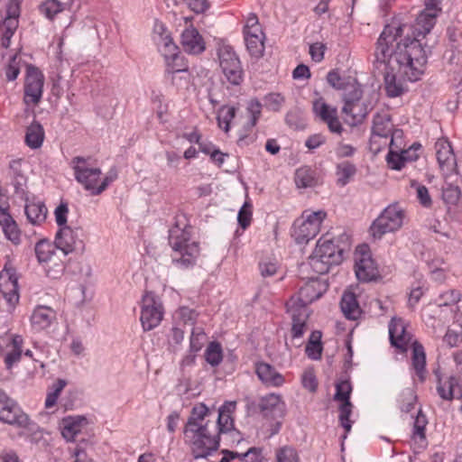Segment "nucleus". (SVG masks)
<instances>
[{
  "label": "nucleus",
  "mask_w": 462,
  "mask_h": 462,
  "mask_svg": "<svg viewBox=\"0 0 462 462\" xmlns=\"http://www.w3.org/2000/svg\"><path fill=\"white\" fill-rule=\"evenodd\" d=\"M402 28L386 25L380 34L374 51L375 61L384 66V88L387 96H401L405 87L399 76L414 82L426 70L428 56L420 41L404 39L397 42Z\"/></svg>",
  "instance_id": "f257e3e1"
},
{
  "label": "nucleus",
  "mask_w": 462,
  "mask_h": 462,
  "mask_svg": "<svg viewBox=\"0 0 462 462\" xmlns=\"http://www.w3.org/2000/svg\"><path fill=\"white\" fill-rule=\"evenodd\" d=\"M236 402H226L218 410L216 421L207 419L210 416L204 403L196 404L184 427V435L189 440L191 452L195 458H205L219 448L220 435L232 432L238 435L234 427L232 414L236 410Z\"/></svg>",
  "instance_id": "f03ea898"
},
{
  "label": "nucleus",
  "mask_w": 462,
  "mask_h": 462,
  "mask_svg": "<svg viewBox=\"0 0 462 462\" xmlns=\"http://www.w3.org/2000/svg\"><path fill=\"white\" fill-rule=\"evenodd\" d=\"M191 230L184 215L177 216L175 224L169 230L171 262L179 268L193 266L199 255V243L191 240Z\"/></svg>",
  "instance_id": "7ed1b4c3"
},
{
  "label": "nucleus",
  "mask_w": 462,
  "mask_h": 462,
  "mask_svg": "<svg viewBox=\"0 0 462 462\" xmlns=\"http://www.w3.org/2000/svg\"><path fill=\"white\" fill-rule=\"evenodd\" d=\"M217 55L219 66L227 81L235 86L240 85L244 79V70L233 46L224 41H219L217 46Z\"/></svg>",
  "instance_id": "20e7f679"
},
{
  "label": "nucleus",
  "mask_w": 462,
  "mask_h": 462,
  "mask_svg": "<svg viewBox=\"0 0 462 462\" xmlns=\"http://www.w3.org/2000/svg\"><path fill=\"white\" fill-rule=\"evenodd\" d=\"M45 84L43 72L32 64H26L23 78V103L27 108H34L42 98Z\"/></svg>",
  "instance_id": "39448f33"
},
{
  "label": "nucleus",
  "mask_w": 462,
  "mask_h": 462,
  "mask_svg": "<svg viewBox=\"0 0 462 462\" xmlns=\"http://www.w3.org/2000/svg\"><path fill=\"white\" fill-rule=\"evenodd\" d=\"M405 211L399 204L389 205L372 223L370 232L374 238L380 239L386 233L395 232L403 225Z\"/></svg>",
  "instance_id": "423d86ee"
},
{
  "label": "nucleus",
  "mask_w": 462,
  "mask_h": 462,
  "mask_svg": "<svg viewBox=\"0 0 462 462\" xmlns=\"http://www.w3.org/2000/svg\"><path fill=\"white\" fill-rule=\"evenodd\" d=\"M326 215V212L322 210L309 214L304 212L301 218L296 220L293 225L292 236L296 243L300 245L307 244L310 240L316 237Z\"/></svg>",
  "instance_id": "0eeeda50"
},
{
  "label": "nucleus",
  "mask_w": 462,
  "mask_h": 462,
  "mask_svg": "<svg viewBox=\"0 0 462 462\" xmlns=\"http://www.w3.org/2000/svg\"><path fill=\"white\" fill-rule=\"evenodd\" d=\"M85 233L81 227L62 226L55 236V245L64 256L72 252L82 253L85 249Z\"/></svg>",
  "instance_id": "6e6552de"
},
{
  "label": "nucleus",
  "mask_w": 462,
  "mask_h": 462,
  "mask_svg": "<svg viewBox=\"0 0 462 462\" xmlns=\"http://www.w3.org/2000/svg\"><path fill=\"white\" fill-rule=\"evenodd\" d=\"M0 421L21 429H26L30 424L28 415L2 389H0Z\"/></svg>",
  "instance_id": "1a4fd4ad"
},
{
  "label": "nucleus",
  "mask_w": 462,
  "mask_h": 462,
  "mask_svg": "<svg viewBox=\"0 0 462 462\" xmlns=\"http://www.w3.org/2000/svg\"><path fill=\"white\" fill-rule=\"evenodd\" d=\"M22 0H9L5 16H0V45L7 49L19 26Z\"/></svg>",
  "instance_id": "9d476101"
},
{
  "label": "nucleus",
  "mask_w": 462,
  "mask_h": 462,
  "mask_svg": "<svg viewBox=\"0 0 462 462\" xmlns=\"http://www.w3.org/2000/svg\"><path fill=\"white\" fill-rule=\"evenodd\" d=\"M163 317V308L162 302L157 299L154 293L145 292L142 299V310L140 320L144 331H149L156 328Z\"/></svg>",
  "instance_id": "9b49d317"
},
{
  "label": "nucleus",
  "mask_w": 462,
  "mask_h": 462,
  "mask_svg": "<svg viewBox=\"0 0 462 462\" xmlns=\"http://www.w3.org/2000/svg\"><path fill=\"white\" fill-rule=\"evenodd\" d=\"M87 161V158L76 156L72 159L71 165L77 181L93 195V191L98 187L97 183L102 172L99 168L88 167Z\"/></svg>",
  "instance_id": "f8f14e48"
},
{
  "label": "nucleus",
  "mask_w": 462,
  "mask_h": 462,
  "mask_svg": "<svg viewBox=\"0 0 462 462\" xmlns=\"http://www.w3.org/2000/svg\"><path fill=\"white\" fill-rule=\"evenodd\" d=\"M367 246L360 247V251L355 257V273L360 282H367L374 280L378 275L377 268L370 254L366 251Z\"/></svg>",
  "instance_id": "ddd939ff"
},
{
  "label": "nucleus",
  "mask_w": 462,
  "mask_h": 462,
  "mask_svg": "<svg viewBox=\"0 0 462 462\" xmlns=\"http://www.w3.org/2000/svg\"><path fill=\"white\" fill-rule=\"evenodd\" d=\"M286 308L292 319V339L295 340L300 338L307 328V320L309 319L308 309L304 307H298L294 298H291L286 302Z\"/></svg>",
  "instance_id": "4468645a"
},
{
  "label": "nucleus",
  "mask_w": 462,
  "mask_h": 462,
  "mask_svg": "<svg viewBox=\"0 0 462 462\" xmlns=\"http://www.w3.org/2000/svg\"><path fill=\"white\" fill-rule=\"evenodd\" d=\"M327 289L328 284L326 282L311 280L300 289L296 297L293 296L292 298L296 300L298 307L307 308L308 304L319 299Z\"/></svg>",
  "instance_id": "2eb2a0df"
},
{
  "label": "nucleus",
  "mask_w": 462,
  "mask_h": 462,
  "mask_svg": "<svg viewBox=\"0 0 462 462\" xmlns=\"http://www.w3.org/2000/svg\"><path fill=\"white\" fill-rule=\"evenodd\" d=\"M361 99L360 86H351L344 95L343 113L350 116H366L367 110Z\"/></svg>",
  "instance_id": "dca6fc26"
},
{
  "label": "nucleus",
  "mask_w": 462,
  "mask_h": 462,
  "mask_svg": "<svg viewBox=\"0 0 462 462\" xmlns=\"http://www.w3.org/2000/svg\"><path fill=\"white\" fill-rule=\"evenodd\" d=\"M8 176L14 189V194L23 200H27V177L22 170V160H13L9 163Z\"/></svg>",
  "instance_id": "f3484780"
},
{
  "label": "nucleus",
  "mask_w": 462,
  "mask_h": 462,
  "mask_svg": "<svg viewBox=\"0 0 462 462\" xmlns=\"http://www.w3.org/2000/svg\"><path fill=\"white\" fill-rule=\"evenodd\" d=\"M318 257L325 259L327 262H330L334 265L339 264L343 260L344 248L335 245L331 239H319L317 246L314 250Z\"/></svg>",
  "instance_id": "a211bd4d"
},
{
  "label": "nucleus",
  "mask_w": 462,
  "mask_h": 462,
  "mask_svg": "<svg viewBox=\"0 0 462 462\" xmlns=\"http://www.w3.org/2000/svg\"><path fill=\"white\" fill-rule=\"evenodd\" d=\"M258 409L264 417L274 419L284 415L285 403L281 395L269 393L259 400Z\"/></svg>",
  "instance_id": "6ab92c4d"
},
{
  "label": "nucleus",
  "mask_w": 462,
  "mask_h": 462,
  "mask_svg": "<svg viewBox=\"0 0 462 462\" xmlns=\"http://www.w3.org/2000/svg\"><path fill=\"white\" fill-rule=\"evenodd\" d=\"M180 43L184 51L189 54H200L206 50L203 37L193 26H189L183 31Z\"/></svg>",
  "instance_id": "aec40b11"
},
{
  "label": "nucleus",
  "mask_w": 462,
  "mask_h": 462,
  "mask_svg": "<svg viewBox=\"0 0 462 462\" xmlns=\"http://www.w3.org/2000/svg\"><path fill=\"white\" fill-rule=\"evenodd\" d=\"M164 60L166 66L165 73L171 78L173 84L179 85L176 82V75L179 73L186 74L185 77H180V79H184L186 82L188 81L189 64L187 60L178 51L169 56H165Z\"/></svg>",
  "instance_id": "412c9836"
},
{
  "label": "nucleus",
  "mask_w": 462,
  "mask_h": 462,
  "mask_svg": "<svg viewBox=\"0 0 462 462\" xmlns=\"http://www.w3.org/2000/svg\"><path fill=\"white\" fill-rule=\"evenodd\" d=\"M440 11L441 8L439 4L425 0V8L416 19L418 30L420 33L426 34L430 32Z\"/></svg>",
  "instance_id": "4be33fe9"
},
{
  "label": "nucleus",
  "mask_w": 462,
  "mask_h": 462,
  "mask_svg": "<svg viewBox=\"0 0 462 462\" xmlns=\"http://www.w3.org/2000/svg\"><path fill=\"white\" fill-rule=\"evenodd\" d=\"M7 279L9 282L10 289L8 291L2 289L3 296L10 308H14L19 300L18 293V277L15 269L5 264L3 271L0 273V280Z\"/></svg>",
  "instance_id": "5701e85b"
},
{
  "label": "nucleus",
  "mask_w": 462,
  "mask_h": 462,
  "mask_svg": "<svg viewBox=\"0 0 462 462\" xmlns=\"http://www.w3.org/2000/svg\"><path fill=\"white\" fill-rule=\"evenodd\" d=\"M389 337L393 346L400 349H405L411 335L406 331V325L402 319L393 318L389 324Z\"/></svg>",
  "instance_id": "b1692460"
},
{
  "label": "nucleus",
  "mask_w": 462,
  "mask_h": 462,
  "mask_svg": "<svg viewBox=\"0 0 462 462\" xmlns=\"http://www.w3.org/2000/svg\"><path fill=\"white\" fill-rule=\"evenodd\" d=\"M393 125L391 122V117H374L373 125V135L370 140V150L377 154L380 152V148H374L376 139H384L383 146L387 145V139L392 133Z\"/></svg>",
  "instance_id": "393cba45"
},
{
  "label": "nucleus",
  "mask_w": 462,
  "mask_h": 462,
  "mask_svg": "<svg viewBox=\"0 0 462 462\" xmlns=\"http://www.w3.org/2000/svg\"><path fill=\"white\" fill-rule=\"evenodd\" d=\"M437 392L439 397L446 401L462 397V387L456 376H449L443 380L438 375Z\"/></svg>",
  "instance_id": "a878e982"
},
{
  "label": "nucleus",
  "mask_w": 462,
  "mask_h": 462,
  "mask_svg": "<svg viewBox=\"0 0 462 462\" xmlns=\"http://www.w3.org/2000/svg\"><path fill=\"white\" fill-rule=\"evenodd\" d=\"M255 373L262 383L266 385L278 387L284 383L283 376L267 363H257Z\"/></svg>",
  "instance_id": "bb28decb"
},
{
  "label": "nucleus",
  "mask_w": 462,
  "mask_h": 462,
  "mask_svg": "<svg viewBox=\"0 0 462 462\" xmlns=\"http://www.w3.org/2000/svg\"><path fill=\"white\" fill-rule=\"evenodd\" d=\"M24 201V212L28 221L32 225H40L44 222L48 213L44 203L40 200L35 201L34 199L30 200L29 197Z\"/></svg>",
  "instance_id": "cd10ccee"
},
{
  "label": "nucleus",
  "mask_w": 462,
  "mask_h": 462,
  "mask_svg": "<svg viewBox=\"0 0 462 462\" xmlns=\"http://www.w3.org/2000/svg\"><path fill=\"white\" fill-rule=\"evenodd\" d=\"M55 319L56 313L52 309L45 306H39L33 310L31 317V322L33 328L36 330H42L49 328Z\"/></svg>",
  "instance_id": "c85d7f7f"
},
{
  "label": "nucleus",
  "mask_w": 462,
  "mask_h": 462,
  "mask_svg": "<svg viewBox=\"0 0 462 462\" xmlns=\"http://www.w3.org/2000/svg\"><path fill=\"white\" fill-rule=\"evenodd\" d=\"M57 249L55 242L52 244L47 239H41L34 247L38 262L42 264L49 265L57 258Z\"/></svg>",
  "instance_id": "c756f323"
},
{
  "label": "nucleus",
  "mask_w": 462,
  "mask_h": 462,
  "mask_svg": "<svg viewBox=\"0 0 462 462\" xmlns=\"http://www.w3.org/2000/svg\"><path fill=\"white\" fill-rule=\"evenodd\" d=\"M437 160L441 168L450 169L455 163V154L449 142L439 140L436 143Z\"/></svg>",
  "instance_id": "7c9ffc66"
},
{
  "label": "nucleus",
  "mask_w": 462,
  "mask_h": 462,
  "mask_svg": "<svg viewBox=\"0 0 462 462\" xmlns=\"http://www.w3.org/2000/svg\"><path fill=\"white\" fill-rule=\"evenodd\" d=\"M86 421L84 417H67L62 420V437L67 441H76V437L81 431L82 423Z\"/></svg>",
  "instance_id": "2f4dec72"
},
{
  "label": "nucleus",
  "mask_w": 462,
  "mask_h": 462,
  "mask_svg": "<svg viewBox=\"0 0 462 462\" xmlns=\"http://www.w3.org/2000/svg\"><path fill=\"white\" fill-rule=\"evenodd\" d=\"M411 362L416 374L420 378V382H423L426 373V354L423 346L418 341H415L412 344Z\"/></svg>",
  "instance_id": "473e14b6"
},
{
  "label": "nucleus",
  "mask_w": 462,
  "mask_h": 462,
  "mask_svg": "<svg viewBox=\"0 0 462 462\" xmlns=\"http://www.w3.org/2000/svg\"><path fill=\"white\" fill-rule=\"evenodd\" d=\"M23 339L19 335H14L7 347L11 349L5 357V364L7 369H11L14 364L20 361L23 353Z\"/></svg>",
  "instance_id": "72a5a7b5"
},
{
  "label": "nucleus",
  "mask_w": 462,
  "mask_h": 462,
  "mask_svg": "<svg viewBox=\"0 0 462 462\" xmlns=\"http://www.w3.org/2000/svg\"><path fill=\"white\" fill-rule=\"evenodd\" d=\"M44 140V130L42 125L32 121L27 127L25 133V143L32 149H38L42 146Z\"/></svg>",
  "instance_id": "f704fd0d"
},
{
  "label": "nucleus",
  "mask_w": 462,
  "mask_h": 462,
  "mask_svg": "<svg viewBox=\"0 0 462 462\" xmlns=\"http://www.w3.org/2000/svg\"><path fill=\"white\" fill-rule=\"evenodd\" d=\"M71 3H61L59 0H45L39 6V11L47 19L53 20L60 13L71 8Z\"/></svg>",
  "instance_id": "c9c22d12"
},
{
  "label": "nucleus",
  "mask_w": 462,
  "mask_h": 462,
  "mask_svg": "<svg viewBox=\"0 0 462 462\" xmlns=\"http://www.w3.org/2000/svg\"><path fill=\"white\" fill-rule=\"evenodd\" d=\"M341 310L348 319H356L360 315V308L353 292H345L340 302Z\"/></svg>",
  "instance_id": "e433bc0d"
},
{
  "label": "nucleus",
  "mask_w": 462,
  "mask_h": 462,
  "mask_svg": "<svg viewBox=\"0 0 462 462\" xmlns=\"http://www.w3.org/2000/svg\"><path fill=\"white\" fill-rule=\"evenodd\" d=\"M2 218L4 222L2 228L5 236L13 244L19 245L21 243V230L17 223L9 213L2 214Z\"/></svg>",
  "instance_id": "4c0bfd02"
},
{
  "label": "nucleus",
  "mask_w": 462,
  "mask_h": 462,
  "mask_svg": "<svg viewBox=\"0 0 462 462\" xmlns=\"http://www.w3.org/2000/svg\"><path fill=\"white\" fill-rule=\"evenodd\" d=\"M294 180L298 188H311L318 184L316 171L308 166L298 169Z\"/></svg>",
  "instance_id": "58836bf2"
},
{
  "label": "nucleus",
  "mask_w": 462,
  "mask_h": 462,
  "mask_svg": "<svg viewBox=\"0 0 462 462\" xmlns=\"http://www.w3.org/2000/svg\"><path fill=\"white\" fill-rule=\"evenodd\" d=\"M428 424L427 418L422 414L421 411H419L414 423L412 430V439L419 444L420 448H424L427 445L425 429Z\"/></svg>",
  "instance_id": "ea45409f"
},
{
  "label": "nucleus",
  "mask_w": 462,
  "mask_h": 462,
  "mask_svg": "<svg viewBox=\"0 0 462 462\" xmlns=\"http://www.w3.org/2000/svg\"><path fill=\"white\" fill-rule=\"evenodd\" d=\"M244 41L251 57L259 59L263 55L265 34H250V37L244 38Z\"/></svg>",
  "instance_id": "a19ab883"
},
{
  "label": "nucleus",
  "mask_w": 462,
  "mask_h": 462,
  "mask_svg": "<svg viewBox=\"0 0 462 462\" xmlns=\"http://www.w3.org/2000/svg\"><path fill=\"white\" fill-rule=\"evenodd\" d=\"M356 167L347 162H342L337 165L336 175L337 176V184L340 186L346 185L350 180L356 175Z\"/></svg>",
  "instance_id": "79ce46f5"
},
{
  "label": "nucleus",
  "mask_w": 462,
  "mask_h": 462,
  "mask_svg": "<svg viewBox=\"0 0 462 462\" xmlns=\"http://www.w3.org/2000/svg\"><path fill=\"white\" fill-rule=\"evenodd\" d=\"M23 63V61L19 53H15L9 58L7 64L4 68L5 77L7 81H14L18 78Z\"/></svg>",
  "instance_id": "37998d69"
},
{
  "label": "nucleus",
  "mask_w": 462,
  "mask_h": 462,
  "mask_svg": "<svg viewBox=\"0 0 462 462\" xmlns=\"http://www.w3.org/2000/svg\"><path fill=\"white\" fill-rule=\"evenodd\" d=\"M250 34H265L263 30L262 24L259 22L258 16L254 13L249 14L245 17V25L243 27L244 38L250 37Z\"/></svg>",
  "instance_id": "c03bdc74"
},
{
  "label": "nucleus",
  "mask_w": 462,
  "mask_h": 462,
  "mask_svg": "<svg viewBox=\"0 0 462 462\" xmlns=\"http://www.w3.org/2000/svg\"><path fill=\"white\" fill-rule=\"evenodd\" d=\"M205 359L211 366H217L223 359L222 346L220 343L212 341L205 351Z\"/></svg>",
  "instance_id": "a18cd8bd"
},
{
  "label": "nucleus",
  "mask_w": 462,
  "mask_h": 462,
  "mask_svg": "<svg viewBox=\"0 0 462 462\" xmlns=\"http://www.w3.org/2000/svg\"><path fill=\"white\" fill-rule=\"evenodd\" d=\"M207 340V336L202 328L193 327L191 329V336L189 339V350L192 353H197L201 350L205 342Z\"/></svg>",
  "instance_id": "49530a36"
},
{
  "label": "nucleus",
  "mask_w": 462,
  "mask_h": 462,
  "mask_svg": "<svg viewBox=\"0 0 462 462\" xmlns=\"http://www.w3.org/2000/svg\"><path fill=\"white\" fill-rule=\"evenodd\" d=\"M284 103V97L279 93H270L263 97L266 112L278 113Z\"/></svg>",
  "instance_id": "de8ad7c7"
},
{
  "label": "nucleus",
  "mask_w": 462,
  "mask_h": 462,
  "mask_svg": "<svg viewBox=\"0 0 462 462\" xmlns=\"http://www.w3.org/2000/svg\"><path fill=\"white\" fill-rule=\"evenodd\" d=\"M352 403L350 402H341L339 405V420L341 426L344 428L346 434L343 438H346V434L351 430L352 423L349 417L352 413Z\"/></svg>",
  "instance_id": "09e8293b"
},
{
  "label": "nucleus",
  "mask_w": 462,
  "mask_h": 462,
  "mask_svg": "<svg viewBox=\"0 0 462 462\" xmlns=\"http://www.w3.org/2000/svg\"><path fill=\"white\" fill-rule=\"evenodd\" d=\"M386 162L390 169L395 171H400L405 166V159L401 151H394L393 147H390L389 152L386 155Z\"/></svg>",
  "instance_id": "8fccbe9b"
},
{
  "label": "nucleus",
  "mask_w": 462,
  "mask_h": 462,
  "mask_svg": "<svg viewBox=\"0 0 462 462\" xmlns=\"http://www.w3.org/2000/svg\"><path fill=\"white\" fill-rule=\"evenodd\" d=\"M309 263L312 270L319 274L328 273L330 267L334 265L333 263H330V262H327L325 259L323 260V258L318 257V254L315 253H313L310 257Z\"/></svg>",
  "instance_id": "3c124183"
},
{
  "label": "nucleus",
  "mask_w": 462,
  "mask_h": 462,
  "mask_svg": "<svg viewBox=\"0 0 462 462\" xmlns=\"http://www.w3.org/2000/svg\"><path fill=\"white\" fill-rule=\"evenodd\" d=\"M312 106L316 116H335L337 114V108L328 106L321 97L313 101Z\"/></svg>",
  "instance_id": "603ef678"
},
{
  "label": "nucleus",
  "mask_w": 462,
  "mask_h": 462,
  "mask_svg": "<svg viewBox=\"0 0 462 462\" xmlns=\"http://www.w3.org/2000/svg\"><path fill=\"white\" fill-rule=\"evenodd\" d=\"M352 391L351 384L348 381H341L336 384L335 401L341 402H350V393Z\"/></svg>",
  "instance_id": "864d4df0"
},
{
  "label": "nucleus",
  "mask_w": 462,
  "mask_h": 462,
  "mask_svg": "<svg viewBox=\"0 0 462 462\" xmlns=\"http://www.w3.org/2000/svg\"><path fill=\"white\" fill-rule=\"evenodd\" d=\"M44 269L47 276L52 279H57L62 275L65 270V265L63 261L57 255V258L49 263V265H44Z\"/></svg>",
  "instance_id": "5fc2aeb1"
},
{
  "label": "nucleus",
  "mask_w": 462,
  "mask_h": 462,
  "mask_svg": "<svg viewBox=\"0 0 462 462\" xmlns=\"http://www.w3.org/2000/svg\"><path fill=\"white\" fill-rule=\"evenodd\" d=\"M461 195V190L459 187L453 186L451 184L448 185L442 190V199L446 204L455 205L458 201Z\"/></svg>",
  "instance_id": "6e6d98bb"
},
{
  "label": "nucleus",
  "mask_w": 462,
  "mask_h": 462,
  "mask_svg": "<svg viewBox=\"0 0 462 462\" xmlns=\"http://www.w3.org/2000/svg\"><path fill=\"white\" fill-rule=\"evenodd\" d=\"M276 462H298V455L294 448L285 446L276 451Z\"/></svg>",
  "instance_id": "4d7b16f0"
},
{
  "label": "nucleus",
  "mask_w": 462,
  "mask_h": 462,
  "mask_svg": "<svg viewBox=\"0 0 462 462\" xmlns=\"http://www.w3.org/2000/svg\"><path fill=\"white\" fill-rule=\"evenodd\" d=\"M252 220V205L245 201L237 215V221L243 229L249 226Z\"/></svg>",
  "instance_id": "13d9d810"
},
{
  "label": "nucleus",
  "mask_w": 462,
  "mask_h": 462,
  "mask_svg": "<svg viewBox=\"0 0 462 462\" xmlns=\"http://www.w3.org/2000/svg\"><path fill=\"white\" fill-rule=\"evenodd\" d=\"M171 36L166 26L162 23H155L152 31V40L156 46Z\"/></svg>",
  "instance_id": "bf43d9fd"
},
{
  "label": "nucleus",
  "mask_w": 462,
  "mask_h": 462,
  "mask_svg": "<svg viewBox=\"0 0 462 462\" xmlns=\"http://www.w3.org/2000/svg\"><path fill=\"white\" fill-rule=\"evenodd\" d=\"M179 319L184 323V325H189L192 328L194 327L195 321L197 319V313L194 310H191L188 307H181L178 311Z\"/></svg>",
  "instance_id": "052dcab7"
},
{
  "label": "nucleus",
  "mask_w": 462,
  "mask_h": 462,
  "mask_svg": "<svg viewBox=\"0 0 462 462\" xmlns=\"http://www.w3.org/2000/svg\"><path fill=\"white\" fill-rule=\"evenodd\" d=\"M421 144L419 143H412L408 149L401 150V152L407 162H412L419 159V151L421 150Z\"/></svg>",
  "instance_id": "680f3d73"
},
{
  "label": "nucleus",
  "mask_w": 462,
  "mask_h": 462,
  "mask_svg": "<svg viewBox=\"0 0 462 462\" xmlns=\"http://www.w3.org/2000/svg\"><path fill=\"white\" fill-rule=\"evenodd\" d=\"M263 459V449L261 448L253 447L242 454V461L245 462H262Z\"/></svg>",
  "instance_id": "e2e57ef3"
},
{
  "label": "nucleus",
  "mask_w": 462,
  "mask_h": 462,
  "mask_svg": "<svg viewBox=\"0 0 462 462\" xmlns=\"http://www.w3.org/2000/svg\"><path fill=\"white\" fill-rule=\"evenodd\" d=\"M158 51L162 53L163 57L169 56L170 54L174 53L179 50L178 46L174 43L171 36L168 39L162 41L160 44L157 45Z\"/></svg>",
  "instance_id": "0e129e2a"
},
{
  "label": "nucleus",
  "mask_w": 462,
  "mask_h": 462,
  "mask_svg": "<svg viewBox=\"0 0 462 462\" xmlns=\"http://www.w3.org/2000/svg\"><path fill=\"white\" fill-rule=\"evenodd\" d=\"M69 212L68 205L66 203L60 204L55 211V220L57 225L60 227L68 226L67 225V215Z\"/></svg>",
  "instance_id": "69168bd1"
},
{
  "label": "nucleus",
  "mask_w": 462,
  "mask_h": 462,
  "mask_svg": "<svg viewBox=\"0 0 462 462\" xmlns=\"http://www.w3.org/2000/svg\"><path fill=\"white\" fill-rule=\"evenodd\" d=\"M302 385L304 388L309 390L311 393L316 392L318 387V383L316 376L312 371H305L302 374Z\"/></svg>",
  "instance_id": "338daca9"
},
{
  "label": "nucleus",
  "mask_w": 462,
  "mask_h": 462,
  "mask_svg": "<svg viewBox=\"0 0 462 462\" xmlns=\"http://www.w3.org/2000/svg\"><path fill=\"white\" fill-rule=\"evenodd\" d=\"M443 340L448 346L454 347L462 342V334L455 330L448 329L446 332Z\"/></svg>",
  "instance_id": "774afa93"
}]
</instances>
